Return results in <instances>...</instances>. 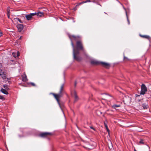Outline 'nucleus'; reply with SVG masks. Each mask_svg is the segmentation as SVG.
Returning <instances> with one entry per match:
<instances>
[{
	"mask_svg": "<svg viewBox=\"0 0 151 151\" xmlns=\"http://www.w3.org/2000/svg\"><path fill=\"white\" fill-rule=\"evenodd\" d=\"M64 84H63L62 85L60 88V91H59V93L62 94V92L63 91V90L64 88Z\"/></svg>",
	"mask_w": 151,
	"mask_h": 151,
	"instance_id": "13",
	"label": "nucleus"
},
{
	"mask_svg": "<svg viewBox=\"0 0 151 151\" xmlns=\"http://www.w3.org/2000/svg\"><path fill=\"white\" fill-rule=\"evenodd\" d=\"M126 58H126L125 56H124V59H125Z\"/></svg>",
	"mask_w": 151,
	"mask_h": 151,
	"instance_id": "40",
	"label": "nucleus"
},
{
	"mask_svg": "<svg viewBox=\"0 0 151 151\" xmlns=\"http://www.w3.org/2000/svg\"><path fill=\"white\" fill-rule=\"evenodd\" d=\"M17 19L21 23L22 22L21 21V20L19 18H17Z\"/></svg>",
	"mask_w": 151,
	"mask_h": 151,
	"instance_id": "31",
	"label": "nucleus"
},
{
	"mask_svg": "<svg viewBox=\"0 0 151 151\" xmlns=\"http://www.w3.org/2000/svg\"><path fill=\"white\" fill-rule=\"evenodd\" d=\"M10 8L9 7L7 8V11L8 13H9Z\"/></svg>",
	"mask_w": 151,
	"mask_h": 151,
	"instance_id": "25",
	"label": "nucleus"
},
{
	"mask_svg": "<svg viewBox=\"0 0 151 151\" xmlns=\"http://www.w3.org/2000/svg\"><path fill=\"white\" fill-rule=\"evenodd\" d=\"M142 106L145 109H147L148 107L147 104L144 103L142 104Z\"/></svg>",
	"mask_w": 151,
	"mask_h": 151,
	"instance_id": "17",
	"label": "nucleus"
},
{
	"mask_svg": "<svg viewBox=\"0 0 151 151\" xmlns=\"http://www.w3.org/2000/svg\"><path fill=\"white\" fill-rule=\"evenodd\" d=\"M77 84V82H75V84H74V86H75V87H76Z\"/></svg>",
	"mask_w": 151,
	"mask_h": 151,
	"instance_id": "35",
	"label": "nucleus"
},
{
	"mask_svg": "<svg viewBox=\"0 0 151 151\" xmlns=\"http://www.w3.org/2000/svg\"><path fill=\"white\" fill-rule=\"evenodd\" d=\"M140 36L141 37H143L144 38L147 39L149 40H150V37L148 35H140Z\"/></svg>",
	"mask_w": 151,
	"mask_h": 151,
	"instance_id": "16",
	"label": "nucleus"
},
{
	"mask_svg": "<svg viewBox=\"0 0 151 151\" xmlns=\"http://www.w3.org/2000/svg\"><path fill=\"white\" fill-rule=\"evenodd\" d=\"M51 133L50 132H43L40 134V136L43 137H48L49 136L51 135Z\"/></svg>",
	"mask_w": 151,
	"mask_h": 151,
	"instance_id": "5",
	"label": "nucleus"
},
{
	"mask_svg": "<svg viewBox=\"0 0 151 151\" xmlns=\"http://www.w3.org/2000/svg\"><path fill=\"white\" fill-rule=\"evenodd\" d=\"M84 4V3H83V1L81 2L78 3L76 5L75 7H77L78 6H79L80 5H81V4Z\"/></svg>",
	"mask_w": 151,
	"mask_h": 151,
	"instance_id": "22",
	"label": "nucleus"
},
{
	"mask_svg": "<svg viewBox=\"0 0 151 151\" xmlns=\"http://www.w3.org/2000/svg\"><path fill=\"white\" fill-rule=\"evenodd\" d=\"M106 129L107 132L109 133L110 131H109V129H108V128H106Z\"/></svg>",
	"mask_w": 151,
	"mask_h": 151,
	"instance_id": "32",
	"label": "nucleus"
},
{
	"mask_svg": "<svg viewBox=\"0 0 151 151\" xmlns=\"http://www.w3.org/2000/svg\"><path fill=\"white\" fill-rule=\"evenodd\" d=\"M116 1H117L119 3H120L121 5H122L123 6V8H124V9L125 10V9L124 8V6H123L122 4L121 3L120 1H119L118 0H116Z\"/></svg>",
	"mask_w": 151,
	"mask_h": 151,
	"instance_id": "26",
	"label": "nucleus"
},
{
	"mask_svg": "<svg viewBox=\"0 0 151 151\" xmlns=\"http://www.w3.org/2000/svg\"><path fill=\"white\" fill-rule=\"evenodd\" d=\"M97 4H98V5H100V6H101V5L100 4H99V3H97Z\"/></svg>",
	"mask_w": 151,
	"mask_h": 151,
	"instance_id": "38",
	"label": "nucleus"
},
{
	"mask_svg": "<svg viewBox=\"0 0 151 151\" xmlns=\"http://www.w3.org/2000/svg\"><path fill=\"white\" fill-rule=\"evenodd\" d=\"M90 128L91 129H93L94 130H95V129L93 127H92V126L90 127Z\"/></svg>",
	"mask_w": 151,
	"mask_h": 151,
	"instance_id": "29",
	"label": "nucleus"
},
{
	"mask_svg": "<svg viewBox=\"0 0 151 151\" xmlns=\"http://www.w3.org/2000/svg\"><path fill=\"white\" fill-rule=\"evenodd\" d=\"M22 36H21V37H20L19 38V39H21L22 38Z\"/></svg>",
	"mask_w": 151,
	"mask_h": 151,
	"instance_id": "39",
	"label": "nucleus"
},
{
	"mask_svg": "<svg viewBox=\"0 0 151 151\" xmlns=\"http://www.w3.org/2000/svg\"><path fill=\"white\" fill-rule=\"evenodd\" d=\"M91 2H93V3H95V1H93V0L92 1H91Z\"/></svg>",
	"mask_w": 151,
	"mask_h": 151,
	"instance_id": "37",
	"label": "nucleus"
},
{
	"mask_svg": "<svg viewBox=\"0 0 151 151\" xmlns=\"http://www.w3.org/2000/svg\"><path fill=\"white\" fill-rule=\"evenodd\" d=\"M36 15L37 16L41 17L43 15V12H36Z\"/></svg>",
	"mask_w": 151,
	"mask_h": 151,
	"instance_id": "15",
	"label": "nucleus"
},
{
	"mask_svg": "<svg viewBox=\"0 0 151 151\" xmlns=\"http://www.w3.org/2000/svg\"><path fill=\"white\" fill-rule=\"evenodd\" d=\"M69 37L71 41V44L73 47L74 59L76 60L77 61H80L81 60V57L78 56L79 54V52L78 50H81L83 51H84V50L83 48L82 44L80 41H77L76 42V46L77 50H75V49L74 45L71 39V36H69Z\"/></svg>",
	"mask_w": 151,
	"mask_h": 151,
	"instance_id": "1",
	"label": "nucleus"
},
{
	"mask_svg": "<svg viewBox=\"0 0 151 151\" xmlns=\"http://www.w3.org/2000/svg\"><path fill=\"white\" fill-rule=\"evenodd\" d=\"M134 151H137L136 150H134Z\"/></svg>",
	"mask_w": 151,
	"mask_h": 151,
	"instance_id": "41",
	"label": "nucleus"
},
{
	"mask_svg": "<svg viewBox=\"0 0 151 151\" xmlns=\"http://www.w3.org/2000/svg\"><path fill=\"white\" fill-rule=\"evenodd\" d=\"M4 98V97L0 95V99H3Z\"/></svg>",
	"mask_w": 151,
	"mask_h": 151,
	"instance_id": "30",
	"label": "nucleus"
},
{
	"mask_svg": "<svg viewBox=\"0 0 151 151\" xmlns=\"http://www.w3.org/2000/svg\"><path fill=\"white\" fill-rule=\"evenodd\" d=\"M52 94L55 97V99H56L57 101L58 102V104L60 105V104L59 103V99L60 97L62 96V94H60V93H59L58 94H55L54 93H52Z\"/></svg>",
	"mask_w": 151,
	"mask_h": 151,
	"instance_id": "6",
	"label": "nucleus"
},
{
	"mask_svg": "<svg viewBox=\"0 0 151 151\" xmlns=\"http://www.w3.org/2000/svg\"><path fill=\"white\" fill-rule=\"evenodd\" d=\"M22 80L24 82H26L28 81L27 76L24 73L22 76Z\"/></svg>",
	"mask_w": 151,
	"mask_h": 151,
	"instance_id": "10",
	"label": "nucleus"
},
{
	"mask_svg": "<svg viewBox=\"0 0 151 151\" xmlns=\"http://www.w3.org/2000/svg\"><path fill=\"white\" fill-rule=\"evenodd\" d=\"M7 14H8V17L9 18V17H10V14L9 13H7Z\"/></svg>",
	"mask_w": 151,
	"mask_h": 151,
	"instance_id": "33",
	"label": "nucleus"
},
{
	"mask_svg": "<svg viewBox=\"0 0 151 151\" xmlns=\"http://www.w3.org/2000/svg\"><path fill=\"white\" fill-rule=\"evenodd\" d=\"M36 12L34 13H31L29 14H27L25 16V17L28 20H31L33 16L36 15Z\"/></svg>",
	"mask_w": 151,
	"mask_h": 151,
	"instance_id": "4",
	"label": "nucleus"
},
{
	"mask_svg": "<svg viewBox=\"0 0 151 151\" xmlns=\"http://www.w3.org/2000/svg\"><path fill=\"white\" fill-rule=\"evenodd\" d=\"M2 32H0V37L2 36Z\"/></svg>",
	"mask_w": 151,
	"mask_h": 151,
	"instance_id": "36",
	"label": "nucleus"
},
{
	"mask_svg": "<svg viewBox=\"0 0 151 151\" xmlns=\"http://www.w3.org/2000/svg\"><path fill=\"white\" fill-rule=\"evenodd\" d=\"M1 91L5 94H8V92L5 89L2 88L1 89Z\"/></svg>",
	"mask_w": 151,
	"mask_h": 151,
	"instance_id": "14",
	"label": "nucleus"
},
{
	"mask_svg": "<svg viewBox=\"0 0 151 151\" xmlns=\"http://www.w3.org/2000/svg\"><path fill=\"white\" fill-rule=\"evenodd\" d=\"M71 93L72 95L75 98V102L77 101L78 99V97L77 96L76 92L75 91H74L73 92H72Z\"/></svg>",
	"mask_w": 151,
	"mask_h": 151,
	"instance_id": "7",
	"label": "nucleus"
},
{
	"mask_svg": "<svg viewBox=\"0 0 151 151\" xmlns=\"http://www.w3.org/2000/svg\"><path fill=\"white\" fill-rule=\"evenodd\" d=\"M100 64H101L102 66L106 68H107L110 66L109 64L103 62H100Z\"/></svg>",
	"mask_w": 151,
	"mask_h": 151,
	"instance_id": "11",
	"label": "nucleus"
},
{
	"mask_svg": "<svg viewBox=\"0 0 151 151\" xmlns=\"http://www.w3.org/2000/svg\"><path fill=\"white\" fill-rule=\"evenodd\" d=\"M3 87L5 88L6 89L7 87V86L6 85H4L3 86Z\"/></svg>",
	"mask_w": 151,
	"mask_h": 151,
	"instance_id": "28",
	"label": "nucleus"
},
{
	"mask_svg": "<svg viewBox=\"0 0 151 151\" xmlns=\"http://www.w3.org/2000/svg\"><path fill=\"white\" fill-rule=\"evenodd\" d=\"M91 63L92 64L95 65H100V62L98 61L95 60H92L91 61Z\"/></svg>",
	"mask_w": 151,
	"mask_h": 151,
	"instance_id": "12",
	"label": "nucleus"
},
{
	"mask_svg": "<svg viewBox=\"0 0 151 151\" xmlns=\"http://www.w3.org/2000/svg\"><path fill=\"white\" fill-rule=\"evenodd\" d=\"M125 10L126 11V16H127V21H128V24H130V21L129 20V19H128V16H127V11H126V9Z\"/></svg>",
	"mask_w": 151,
	"mask_h": 151,
	"instance_id": "20",
	"label": "nucleus"
},
{
	"mask_svg": "<svg viewBox=\"0 0 151 151\" xmlns=\"http://www.w3.org/2000/svg\"><path fill=\"white\" fill-rule=\"evenodd\" d=\"M30 84L32 86H35V83H32V82H31V83H30Z\"/></svg>",
	"mask_w": 151,
	"mask_h": 151,
	"instance_id": "27",
	"label": "nucleus"
},
{
	"mask_svg": "<svg viewBox=\"0 0 151 151\" xmlns=\"http://www.w3.org/2000/svg\"><path fill=\"white\" fill-rule=\"evenodd\" d=\"M104 126H105V128H106H106H108V126H107V121H106V122H104Z\"/></svg>",
	"mask_w": 151,
	"mask_h": 151,
	"instance_id": "23",
	"label": "nucleus"
},
{
	"mask_svg": "<svg viewBox=\"0 0 151 151\" xmlns=\"http://www.w3.org/2000/svg\"><path fill=\"white\" fill-rule=\"evenodd\" d=\"M141 91L140 94L144 95L145 93L147 91V88L145 85L142 84L141 86Z\"/></svg>",
	"mask_w": 151,
	"mask_h": 151,
	"instance_id": "3",
	"label": "nucleus"
},
{
	"mask_svg": "<svg viewBox=\"0 0 151 151\" xmlns=\"http://www.w3.org/2000/svg\"><path fill=\"white\" fill-rule=\"evenodd\" d=\"M0 76L6 82H8L9 83L10 82V78H6V73L3 70H0Z\"/></svg>",
	"mask_w": 151,
	"mask_h": 151,
	"instance_id": "2",
	"label": "nucleus"
},
{
	"mask_svg": "<svg viewBox=\"0 0 151 151\" xmlns=\"http://www.w3.org/2000/svg\"><path fill=\"white\" fill-rule=\"evenodd\" d=\"M135 96H136V97H138V96H140V95H137V94H136L135 95Z\"/></svg>",
	"mask_w": 151,
	"mask_h": 151,
	"instance_id": "34",
	"label": "nucleus"
},
{
	"mask_svg": "<svg viewBox=\"0 0 151 151\" xmlns=\"http://www.w3.org/2000/svg\"><path fill=\"white\" fill-rule=\"evenodd\" d=\"M93 0V1H96V0Z\"/></svg>",
	"mask_w": 151,
	"mask_h": 151,
	"instance_id": "42",
	"label": "nucleus"
},
{
	"mask_svg": "<svg viewBox=\"0 0 151 151\" xmlns=\"http://www.w3.org/2000/svg\"><path fill=\"white\" fill-rule=\"evenodd\" d=\"M139 142L138 144L139 145H147L146 143L145 142V140L142 139H139Z\"/></svg>",
	"mask_w": 151,
	"mask_h": 151,
	"instance_id": "8",
	"label": "nucleus"
},
{
	"mask_svg": "<svg viewBox=\"0 0 151 151\" xmlns=\"http://www.w3.org/2000/svg\"><path fill=\"white\" fill-rule=\"evenodd\" d=\"M75 40H77V38H80V37L79 36H75L74 35H72L71 36Z\"/></svg>",
	"mask_w": 151,
	"mask_h": 151,
	"instance_id": "21",
	"label": "nucleus"
},
{
	"mask_svg": "<svg viewBox=\"0 0 151 151\" xmlns=\"http://www.w3.org/2000/svg\"><path fill=\"white\" fill-rule=\"evenodd\" d=\"M120 106L119 105H116L114 104L112 106L113 108L115 109L116 107H120Z\"/></svg>",
	"mask_w": 151,
	"mask_h": 151,
	"instance_id": "19",
	"label": "nucleus"
},
{
	"mask_svg": "<svg viewBox=\"0 0 151 151\" xmlns=\"http://www.w3.org/2000/svg\"><path fill=\"white\" fill-rule=\"evenodd\" d=\"M91 2V0H87L86 1H83V3H87V2Z\"/></svg>",
	"mask_w": 151,
	"mask_h": 151,
	"instance_id": "24",
	"label": "nucleus"
},
{
	"mask_svg": "<svg viewBox=\"0 0 151 151\" xmlns=\"http://www.w3.org/2000/svg\"><path fill=\"white\" fill-rule=\"evenodd\" d=\"M17 27L18 29V31L19 32H21L23 28V25L22 24H17Z\"/></svg>",
	"mask_w": 151,
	"mask_h": 151,
	"instance_id": "9",
	"label": "nucleus"
},
{
	"mask_svg": "<svg viewBox=\"0 0 151 151\" xmlns=\"http://www.w3.org/2000/svg\"><path fill=\"white\" fill-rule=\"evenodd\" d=\"M13 55L14 57H18L19 56V52L18 51L17 53V55H16V53H14V52L13 53Z\"/></svg>",
	"mask_w": 151,
	"mask_h": 151,
	"instance_id": "18",
	"label": "nucleus"
}]
</instances>
